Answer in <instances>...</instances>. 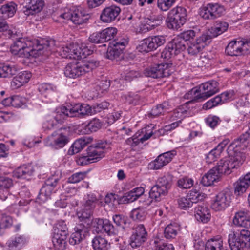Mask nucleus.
I'll return each mask as SVG.
<instances>
[{
	"label": "nucleus",
	"mask_w": 250,
	"mask_h": 250,
	"mask_svg": "<svg viewBox=\"0 0 250 250\" xmlns=\"http://www.w3.org/2000/svg\"><path fill=\"white\" fill-rule=\"evenodd\" d=\"M87 143L88 142L83 138H80L75 141L71 146L72 152L71 154H74L80 152L85 146Z\"/></svg>",
	"instance_id": "46"
},
{
	"label": "nucleus",
	"mask_w": 250,
	"mask_h": 250,
	"mask_svg": "<svg viewBox=\"0 0 250 250\" xmlns=\"http://www.w3.org/2000/svg\"><path fill=\"white\" fill-rule=\"evenodd\" d=\"M25 40L23 38H20L11 46L10 51L15 55H18L19 57L28 58L32 55L34 51H37L39 54H44L48 55L50 51V42L48 40H41L37 41L36 44L34 48H31L28 43L26 42Z\"/></svg>",
	"instance_id": "1"
},
{
	"label": "nucleus",
	"mask_w": 250,
	"mask_h": 250,
	"mask_svg": "<svg viewBox=\"0 0 250 250\" xmlns=\"http://www.w3.org/2000/svg\"><path fill=\"white\" fill-rule=\"evenodd\" d=\"M165 189H163L156 184L153 186L149 191V197L156 201L161 200L162 197L167 194Z\"/></svg>",
	"instance_id": "35"
},
{
	"label": "nucleus",
	"mask_w": 250,
	"mask_h": 250,
	"mask_svg": "<svg viewBox=\"0 0 250 250\" xmlns=\"http://www.w3.org/2000/svg\"><path fill=\"white\" fill-rule=\"evenodd\" d=\"M231 197L229 192L223 191L218 193L211 204L212 208L215 211L224 210L229 206L231 201Z\"/></svg>",
	"instance_id": "14"
},
{
	"label": "nucleus",
	"mask_w": 250,
	"mask_h": 250,
	"mask_svg": "<svg viewBox=\"0 0 250 250\" xmlns=\"http://www.w3.org/2000/svg\"><path fill=\"white\" fill-rule=\"evenodd\" d=\"M109 145L106 142L102 141L89 146L87 149V156H83L78 158L77 163L79 165L84 166L96 162L104 156V150Z\"/></svg>",
	"instance_id": "3"
},
{
	"label": "nucleus",
	"mask_w": 250,
	"mask_h": 250,
	"mask_svg": "<svg viewBox=\"0 0 250 250\" xmlns=\"http://www.w3.org/2000/svg\"><path fill=\"white\" fill-rule=\"evenodd\" d=\"M60 17L62 19L71 20L75 24L80 25L86 23L90 15L84 10H77L63 13Z\"/></svg>",
	"instance_id": "12"
},
{
	"label": "nucleus",
	"mask_w": 250,
	"mask_h": 250,
	"mask_svg": "<svg viewBox=\"0 0 250 250\" xmlns=\"http://www.w3.org/2000/svg\"><path fill=\"white\" fill-rule=\"evenodd\" d=\"M223 149L222 145H218L217 147L211 150L206 156L207 162L210 163L215 161L216 158L220 156Z\"/></svg>",
	"instance_id": "43"
},
{
	"label": "nucleus",
	"mask_w": 250,
	"mask_h": 250,
	"mask_svg": "<svg viewBox=\"0 0 250 250\" xmlns=\"http://www.w3.org/2000/svg\"><path fill=\"white\" fill-rule=\"evenodd\" d=\"M93 211L90 209L84 208L77 212V216L81 221L83 222L87 226L89 227L92 223V215Z\"/></svg>",
	"instance_id": "33"
},
{
	"label": "nucleus",
	"mask_w": 250,
	"mask_h": 250,
	"mask_svg": "<svg viewBox=\"0 0 250 250\" xmlns=\"http://www.w3.org/2000/svg\"><path fill=\"white\" fill-rule=\"evenodd\" d=\"M34 172L31 165H24L18 167L13 172L14 176L18 179H30Z\"/></svg>",
	"instance_id": "21"
},
{
	"label": "nucleus",
	"mask_w": 250,
	"mask_h": 250,
	"mask_svg": "<svg viewBox=\"0 0 250 250\" xmlns=\"http://www.w3.org/2000/svg\"><path fill=\"white\" fill-rule=\"evenodd\" d=\"M223 249V241L221 238H211L205 244V250H221Z\"/></svg>",
	"instance_id": "36"
},
{
	"label": "nucleus",
	"mask_w": 250,
	"mask_h": 250,
	"mask_svg": "<svg viewBox=\"0 0 250 250\" xmlns=\"http://www.w3.org/2000/svg\"><path fill=\"white\" fill-rule=\"evenodd\" d=\"M200 15L206 20H214V15L209 9V3L206 6L203 8L200 12Z\"/></svg>",
	"instance_id": "58"
},
{
	"label": "nucleus",
	"mask_w": 250,
	"mask_h": 250,
	"mask_svg": "<svg viewBox=\"0 0 250 250\" xmlns=\"http://www.w3.org/2000/svg\"><path fill=\"white\" fill-rule=\"evenodd\" d=\"M195 217L198 221L207 223L210 219L209 209L206 207L198 205L195 208Z\"/></svg>",
	"instance_id": "27"
},
{
	"label": "nucleus",
	"mask_w": 250,
	"mask_h": 250,
	"mask_svg": "<svg viewBox=\"0 0 250 250\" xmlns=\"http://www.w3.org/2000/svg\"><path fill=\"white\" fill-rule=\"evenodd\" d=\"M219 167L218 163L217 167L211 169L202 177L201 183L204 186H211L213 184L214 182L218 181L221 174H227L225 172H221V171L219 170Z\"/></svg>",
	"instance_id": "18"
},
{
	"label": "nucleus",
	"mask_w": 250,
	"mask_h": 250,
	"mask_svg": "<svg viewBox=\"0 0 250 250\" xmlns=\"http://www.w3.org/2000/svg\"><path fill=\"white\" fill-rule=\"evenodd\" d=\"M73 110L76 113L82 115L92 114V107L87 104H76L73 106Z\"/></svg>",
	"instance_id": "42"
},
{
	"label": "nucleus",
	"mask_w": 250,
	"mask_h": 250,
	"mask_svg": "<svg viewBox=\"0 0 250 250\" xmlns=\"http://www.w3.org/2000/svg\"><path fill=\"white\" fill-rule=\"evenodd\" d=\"M108 106L109 103L105 101L102 102L99 104H96L91 107L92 109V114L100 112L102 110L107 108Z\"/></svg>",
	"instance_id": "62"
},
{
	"label": "nucleus",
	"mask_w": 250,
	"mask_h": 250,
	"mask_svg": "<svg viewBox=\"0 0 250 250\" xmlns=\"http://www.w3.org/2000/svg\"><path fill=\"white\" fill-rule=\"evenodd\" d=\"M98 201V199L96 195L94 194H89L87 195V198L84 204V207L87 209L93 210L96 207V204Z\"/></svg>",
	"instance_id": "50"
},
{
	"label": "nucleus",
	"mask_w": 250,
	"mask_h": 250,
	"mask_svg": "<svg viewBox=\"0 0 250 250\" xmlns=\"http://www.w3.org/2000/svg\"><path fill=\"white\" fill-rule=\"evenodd\" d=\"M173 154L170 152H167L158 156L153 162L154 168L159 169L171 161Z\"/></svg>",
	"instance_id": "29"
},
{
	"label": "nucleus",
	"mask_w": 250,
	"mask_h": 250,
	"mask_svg": "<svg viewBox=\"0 0 250 250\" xmlns=\"http://www.w3.org/2000/svg\"><path fill=\"white\" fill-rule=\"evenodd\" d=\"M172 181L173 176L171 174H167L159 178L157 180L156 185L162 188L165 189V191H167L168 193V190L170 189L172 185Z\"/></svg>",
	"instance_id": "34"
},
{
	"label": "nucleus",
	"mask_w": 250,
	"mask_h": 250,
	"mask_svg": "<svg viewBox=\"0 0 250 250\" xmlns=\"http://www.w3.org/2000/svg\"><path fill=\"white\" fill-rule=\"evenodd\" d=\"M53 190V188L44 184L40 189V193L37 198V199L39 200V203L46 201L50 196Z\"/></svg>",
	"instance_id": "40"
},
{
	"label": "nucleus",
	"mask_w": 250,
	"mask_h": 250,
	"mask_svg": "<svg viewBox=\"0 0 250 250\" xmlns=\"http://www.w3.org/2000/svg\"><path fill=\"white\" fill-rule=\"evenodd\" d=\"M94 227L97 233L105 232L108 235H115L117 233V229L107 219L100 218L95 219Z\"/></svg>",
	"instance_id": "16"
},
{
	"label": "nucleus",
	"mask_w": 250,
	"mask_h": 250,
	"mask_svg": "<svg viewBox=\"0 0 250 250\" xmlns=\"http://www.w3.org/2000/svg\"><path fill=\"white\" fill-rule=\"evenodd\" d=\"M228 243L231 250H244L250 247V231L243 229L240 233L229 234Z\"/></svg>",
	"instance_id": "4"
},
{
	"label": "nucleus",
	"mask_w": 250,
	"mask_h": 250,
	"mask_svg": "<svg viewBox=\"0 0 250 250\" xmlns=\"http://www.w3.org/2000/svg\"><path fill=\"white\" fill-rule=\"evenodd\" d=\"M168 45L169 48L174 51L175 55H177L186 48L185 40L181 39L178 36L170 41Z\"/></svg>",
	"instance_id": "31"
},
{
	"label": "nucleus",
	"mask_w": 250,
	"mask_h": 250,
	"mask_svg": "<svg viewBox=\"0 0 250 250\" xmlns=\"http://www.w3.org/2000/svg\"><path fill=\"white\" fill-rule=\"evenodd\" d=\"M23 239L21 236L15 237L14 238L9 240L7 242V245L9 250H17L19 246L22 243Z\"/></svg>",
	"instance_id": "52"
},
{
	"label": "nucleus",
	"mask_w": 250,
	"mask_h": 250,
	"mask_svg": "<svg viewBox=\"0 0 250 250\" xmlns=\"http://www.w3.org/2000/svg\"><path fill=\"white\" fill-rule=\"evenodd\" d=\"M171 64L161 63L155 64L153 66L146 68L144 71V74L147 77L158 79L167 77L170 75L169 67Z\"/></svg>",
	"instance_id": "9"
},
{
	"label": "nucleus",
	"mask_w": 250,
	"mask_h": 250,
	"mask_svg": "<svg viewBox=\"0 0 250 250\" xmlns=\"http://www.w3.org/2000/svg\"><path fill=\"white\" fill-rule=\"evenodd\" d=\"M75 232L71 235L69 243L73 245L79 243L84 237L83 232H85L84 224H80L74 229Z\"/></svg>",
	"instance_id": "30"
},
{
	"label": "nucleus",
	"mask_w": 250,
	"mask_h": 250,
	"mask_svg": "<svg viewBox=\"0 0 250 250\" xmlns=\"http://www.w3.org/2000/svg\"><path fill=\"white\" fill-rule=\"evenodd\" d=\"M146 215L143 209L137 208L133 210L131 213V217L134 220H143L145 219Z\"/></svg>",
	"instance_id": "55"
},
{
	"label": "nucleus",
	"mask_w": 250,
	"mask_h": 250,
	"mask_svg": "<svg viewBox=\"0 0 250 250\" xmlns=\"http://www.w3.org/2000/svg\"><path fill=\"white\" fill-rule=\"evenodd\" d=\"M178 36L181 39L185 40L186 42V41H190L195 37L196 32L193 30H189L181 33Z\"/></svg>",
	"instance_id": "61"
},
{
	"label": "nucleus",
	"mask_w": 250,
	"mask_h": 250,
	"mask_svg": "<svg viewBox=\"0 0 250 250\" xmlns=\"http://www.w3.org/2000/svg\"><path fill=\"white\" fill-rule=\"evenodd\" d=\"M166 42L163 36H154L146 38L140 42L137 48L141 52H148L157 49Z\"/></svg>",
	"instance_id": "6"
},
{
	"label": "nucleus",
	"mask_w": 250,
	"mask_h": 250,
	"mask_svg": "<svg viewBox=\"0 0 250 250\" xmlns=\"http://www.w3.org/2000/svg\"><path fill=\"white\" fill-rule=\"evenodd\" d=\"M113 220L117 226L121 227L124 230L129 225L127 217L122 215L116 214L114 215Z\"/></svg>",
	"instance_id": "45"
},
{
	"label": "nucleus",
	"mask_w": 250,
	"mask_h": 250,
	"mask_svg": "<svg viewBox=\"0 0 250 250\" xmlns=\"http://www.w3.org/2000/svg\"><path fill=\"white\" fill-rule=\"evenodd\" d=\"M99 62L94 60H90L82 64L85 73L91 71L99 65Z\"/></svg>",
	"instance_id": "60"
},
{
	"label": "nucleus",
	"mask_w": 250,
	"mask_h": 250,
	"mask_svg": "<svg viewBox=\"0 0 250 250\" xmlns=\"http://www.w3.org/2000/svg\"><path fill=\"white\" fill-rule=\"evenodd\" d=\"M228 26L229 24L227 22L218 21L216 22L215 27H212L209 32L205 34L209 37V41H211L213 38L216 37L226 31L228 29Z\"/></svg>",
	"instance_id": "24"
},
{
	"label": "nucleus",
	"mask_w": 250,
	"mask_h": 250,
	"mask_svg": "<svg viewBox=\"0 0 250 250\" xmlns=\"http://www.w3.org/2000/svg\"><path fill=\"white\" fill-rule=\"evenodd\" d=\"M217 85L218 83L215 81L202 83L200 86L199 90H195V94L199 92H201L202 91L203 92L195 96L194 99L190 101L188 103L199 102L210 97L218 91Z\"/></svg>",
	"instance_id": "7"
},
{
	"label": "nucleus",
	"mask_w": 250,
	"mask_h": 250,
	"mask_svg": "<svg viewBox=\"0 0 250 250\" xmlns=\"http://www.w3.org/2000/svg\"><path fill=\"white\" fill-rule=\"evenodd\" d=\"M236 146L235 144H231L228 148L229 157L219 161V170L221 172L229 174L232 169L238 168L245 161V154L236 148Z\"/></svg>",
	"instance_id": "2"
},
{
	"label": "nucleus",
	"mask_w": 250,
	"mask_h": 250,
	"mask_svg": "<svg viewBox=\"0 0 250 250\" xmlns=\"http://www.w3.org/2000/svg\"><path fill=\"white\" fill-rule=\"evenodd\" d=\"M84 69L80 63L68 64L64 69V74L67 77L75 78L84 74Z\"/></svg>",
	"instance_id": "20"
},
{
	"label": "nucleus",
	"mask_w": 250,
	"mask_h": 250,
	"mask_svg": "<svg viewBox=\"0 0 250 250\" xmlns=\"http://www.w3.org/2000/svg\"><path fill=\"white\" fill-rule=\"evenodd\" d=\"M44 5L43 0H31L24 12L27 15L35 14L42 9Z\"/></svg>",
	"instance_id": "26"
},
{
	"label": "nucleus",
	"mask_w": 250,
	"mask_h": 250,
	"mask_svg": "<svg viewBox=\"0 0 250 250\" xmlns=\"http://www.w3.org/2000/svg\"><path fill=\"white\" fill-rule=\"evenodd\" d=\"M179 207L183 209H187L188 208L192 206V203L189 202L188 198L182 197L180 198L178 201Z\"/></svg>",
	"instance_id": "64"
},
{
	"label": "nucleus",
	"mask_w": 250,
	"mask_h": 250,
	"mask_svg": "<svg viewBox=\"0 0 250 250\" xmlns=\"http://www.w3.org/2000/svg\"><path fill=\"white\" fill-rule=\"evenodd\" d=\"M31 76V73L28 71L20 72L13 78L11 82L12 86L15 88L20 87L28 82Z\"/></svg>",
	"instance_id": "25"
},
{
	"label": "nucleus",
	"mask_w": 250,
	"mask_h": 250,
	"mask_svg": "<svg viewBox=\"0 0 250 250\" xmlns=\"http://www.w3.org/2000/svg\"><path fill=\"white\" fill-rule=\"evenodd\" d=\"M179 230V226L176 224H169L165 229L164 236L167 239L174 238Z\"/></svg>",
	"instance_id": "37"
},
{
	"label": "nucleus",
	"mask_w": 250,
	"mask_h": 250,
	"mask_svg": "<svg viewBox=\"0 0 250 250\" xmlns=\"http://www.w3.org/2000/svg\"><path fill=\"white\" fill-rule=\"evenodd\" d=\"M147 233L143 225H140L133 229L130 237V245L132 248H139L146 240Z\"/></svg>",
	"instance_id": "11"
},
{
	"label": "nucleus",
	"mask_w": 250,
	"mask_h": 250,
	"mask_svg": "<svg viewBox=\"0 0 250 250\" xmlns=\"http://www.w3.org/2000/svg\"><path fill=\"white\" fill-rule=\"evenodd\" d=\"M187 11L182 7H176L171 9L167 19L168 28L178 30L186 21Z\"/></svg>",
	"instance_id": "5"
},
{
	"label": "nucleus",
	"mask_w": 250,
	"mask_h": 250,
	"mask_svg": "<svg viewBox=\"0 0 250 250\" xmlns=\"http://www.w3.org/2000/svg\"><path fill=\"white\" fill-rule=\"evenodd\" d=\"M117 32V30L115 28H107L101 32L93 33L89 37V40L90 42L94 43L107 42L114 37Z\"/></svg>",
	"instance_id": "10"
},
{
	"label": "nucleus",
	"mask_w": 250,
	"mask_h": 250,
	"mask_svg": "<svg viewBox=\"0 0 250 250\" xmlns=\"http://www.w3.org/2000/svg\"><path fill=\"white\" fill-rule=\"evenodd\" d=\"M168 102H165L161 104H158L153 107L151 111L147 113L149 117L154 118L163 113L167 109Z\"/></svg>",
	"instance_id": "41"
},
{
	"label": "nucleus",
	"mask_w": 250,
	"mask_h": 250,
	"mask_svg": "<svg viewBox=\"0 0 250 250\" xmlns=\"http://www.w3.org/2000/svg\"><path fill=\"white\" fill-rule=\"evenodd\" d=\"M17 72V67L14 65H5L0 67V77L11 78Z\"/></svg>",
	"instance_id": "38"
},
{
	"label": "nucleus",
	"mask_w": 250,
	"mask_h": 250,
	"mask_svg": "<svg viewBox=\"0 0 250 250\" xmlns=\"http://www.w3.org/2000/svg\"><path fill=\"white\" fill-rule=\"evenodd\" d=\"M56 229L54 228L53 236L52 237V243L54 247L57 250H64L66 246V238L68 233H64V231H59L57 233Z\"/></svg>",
	"instance_id": "19"
},
{
	"label": "nucleus",
	"mask_w": 250,
	"mask_h": 250,
	"mask_svg": "<svg viewBox=\"0 0 250 250\" xmlns=\"http://www.w3.org/2000/svg\"><path fill=\"white\" fill-rule=\"evenodd\" d=\"M127 42L125 39L120 41L114 40L109 43L106 52V57L110 60H114L119 57L123 53L125 44Z\"/></svg>",
	"instance_id": "13"
},
{
	"label": "nucleus",
	"mask_w": 250,
	"mask_h": 250,
	"mask_svg": "<svg viewBox=\"0 0 250 250\" xmlns=\"http://www.w3.org/2000/svg\"><path fill=\"white\" fill-rule=\"evenodd\" d=\"M250 185V172L246 174L236 182L235 186L234 193L237 195H240L246 192Z\"/></svg>",
	"instance_id": "23"
},
{
	"label": "nucleus",
	"mask_w": 250,
	"mask_h": 250,
	"mask_svg": "<svg viewBox=\"0 0 250 250\" xmlns=\"http://www.w3.org/2000/svg\"><path fill=\"white\" fill-rule=\"evenodd\" d=\"M209 9L212 11L214 19L222 15L224 12V7L218 3H209Z\"/></svg>",
	"instance_id": "48"
},
{
	"label": "nucleus",
	"mask_w": 250,
	"mask_h": 250,
	"mask_svg": "<svg viewBox=\"0 0 250 250\" xmlns=\"http://www.w3.org/2000/svg\"><path fill=\"white\" fill-rule=\"evenodd\" d=\"M92 246L95 250H108L107 241L100 236H96L93 239Z\"/></svg>",
	"instance_id": "39"
},
{
	"label": "nucleus",
	"mask_w": 250,
	"mask_h": 250,
	"mask_svg": "<svg viewBox=\"0 0 250 250\" xmlns=\"http://www.w3.org/2000/svg\"><path fill=\"white\" fill-rule=\"evenodd\" d=\"M13 186V181L11 178L5 176H0V190L7 189Z\"/></svg>",
	"instance_id": "54"
},
{
	"label": "nucleus",
	"mask_w": 250,
	"mask_h": 250,
	"mask_svg": "<svg viewBox=\"0 0 250 250\" xmlns=\"http://www.w3.org/2000/svg\"><path fill=\"white\" fill-rule=\"evenodd\" d=\"M242 43L241 41L234 40L230 42L226 48V54L231 56H237L240 55V47Z\"/></svg>",
	"instance_id": "32"
},
{
	"label": "nucleus",
	"mask_w": 250,
	"mask_h": 250,
	"mask_svg": "<svg viewBox=\"0 0 250 250\" xmlns=\"http://www.w3.org/2000/svg\"><path fill=\"white\" fill-rule=\"evenodd\" d=\"M17 4L14 2H10L2 5L0 8V14L4 19L12 17L17 11Z\"/></svg>",
	"instance_id": "28"
},
{
	"label": "nucleus",
	"mask_w": 250,
	"mask_h": 250,
	"mask_svg": "<svg viewBox=\"0 0 250 250\" xmlns=\"http://www.w3.org/2000/svg\"><path fill=\"white\" fill-rule=\"evenodd\" d=\"M13 219L11 216L5 214H2L0 222V229L10 228L13 224Z\"/></svg>",
	"instance_id": "53"
},
{
	"label": "nucleus",
	"mask_w": 250,
	"mask_h": 250,
	"mask_svg": "<svg viewBox=\"0 0 250 250\" xmlns=\"http://www.w3.org/2000/svg\"><path fill=\"white\" fill-rule=\"evenodd\" d=\"M60 115H63L66 117H74L76 116L73 110V106L67 105L62 106L60 108Z\"/></svg>",
	"instance_id": "59"
},
{
	"label": "nucleus",
	"mask_w": 250,
	"mask_h": 250,
	"mask_svg": "<svg viewBox=\"0 0 250 250\" xmlns=\"http://www.w3.org/2000/svg\"><path fill=\"white\" fill-rule=\"evenodd\" d=\"M86 175L85 172H77L72 175L68 179L71 183H77L84 179Z\"/></svg>",
	"instance_id": "57"
},
{
	"label": "nucleus",
	"mask_w": 250,
	"mask_h": 250,
	"mask_svg": "<svg viewBox=\"0 0 250 250\" xmlns=\"http://www.w3.org/2000/svg\"><path fill=\"white\" fill-rule=\"evenodd\" d=\"M234 225L246 228H250V216L247 212L240 211L236 212L233 219Z\"/></svg>",
	"instance_id": "22"
},
{
	"label": "nucleus",
	"mask_w": 250,
	"mask_h": 250,
	"mask_svg": "<svg viewBox=\"0 0 250 250\" xmlns=\"http://www.w3.org/2000/svg\"><path fill=\"white\" fill-rule=\"evenodd\" d=\"M121 9L115 5H111L104 8L101 14L100 19L105 23H110L118 18Z\"/></svg>",
	"instance_id": "17"
},
{
	"label": "nucleus",
	"mask_w": 250,
	"mask_h": 250,
	"mask_svg": "<svg viewBox=\"0 0 250 250\" xmlns=\"http://www.w3.org/2000/svg\"><path fill=\"white\" fill-rule=\"evenodd\" d=\"M178 186L179 188L184 189L189 188L192 187L193 181L191 179L183 178L178 181Z\"/></svg>",
	"instance_id": "56"
},
{
	"label": "nucleus",
	"mask_w": 250,
	"mask_h": 250,
	"mask_svg": "<svg viewBox=\"0 0 250 250\" xmlns=\"http://www.w3.org/2000/svg\"><path fill=\"white\" fill-rule=\"evenodd\" d=\"M69 129L61 127L54 131L50 137V145L55 149L63 147L69 142Z\"/></svg>",
	"instance_id": "8"
},
{
	"label": "nucleus",
	"mask_w": 250,
	"mask_h": 250,
	"mask_svg": "<svg viewBox=\"0 0 250 250\" xmlns=\"http://www.w3.org/2000/svg\"><path fill=\"white\" fill-rule=\"evenodd\" d=\"M209 37L203 34L195 41L188 44V51L189 54L195 55L201 51L209 42Z\"/></svg>",
	"instance_id": "15"
},
{
	"label": "nucleus",
	"mask_w": 250,
	"mask_h": 250,
	"mask_svg": "<svg viewBox=\"0 0 250 250\" xmlns=\"http://www.w3.org/2000/svg\"><path fill=\"white\" fill-rule=\"evenodd\" d=\"M187 196L192 205L202 201L205 198L204 194L200 193L196 190L190 191Z\"/></svg>",
	"instance_id": "47"
},
{
	"label": "nucleus",
	"mask_w": 250,
	"mask_h": 250,
	"mask_svg": "<svg viewBox=\"0 0 250 250\" xmlns=\"http://www.w3.org/2000/svg\"><path fill=\"white\" fill-rule=\"evenodd\" d=\"M138 198L137 196L135 194L132 190L126 192L124 196L120 197L118 201L120 204H126L130 202H132L136 200Z\"/></svg>",
	"instance_id": "51"
},
{
	"label": "nucleus",
	"mask_w": 250,
	"mask_h": 250,
	"mask_svg": "<svg viewBox=\"0 0 250 250\" xmlns=\"http://www.w3.org/2000/svg\"><path fill=\"white\" fill-rule=\"evenodd\" d=\"M220 121L219 118L216 116H208L206 119V123L207 125L212 128H214Z\"/></svg>",
	"instance_id": "63"
},
{
	"label": "nucleus",
	"mask_w": 250,
	"mask_h": 250,
	"mask_svg": "<svg viewBox=\"0 0 250 250\" xmlns=\"http://www.w3.org/2000/svg\"><path fill=\"white\" fill-rule=\"evenodd\" d=\"M102 125V124L99 119L94 118L86 125L85 133L96 132L101 127Z\"/></svg>",
	"instance_id": "44"
},
{
	"label": "nucleus",
	"mask_w": 250,
	"mask_h": 250,
	"mask_svg": "<svg viewBox=\"0 0 250 250\" xmlns=\"http://www.w3.org/2000/svg\"><path fill=\"white\" fill-rule=\"evenodd\" d=\"M176 0H157V6L163 11H167L175 3Z\"/></svg>",
	"instance_id": "49"
}]
</instances>
